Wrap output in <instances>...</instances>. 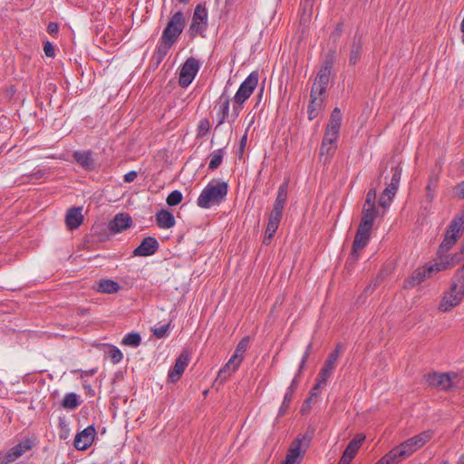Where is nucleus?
Segmentation results:
<instances>
[{
	"mask_svg": "<svg viewBox=\"0 0 464 464\" xmlns=\"http://www.w3.org/2000/svg\"><path fill=\"white\" fill-rule=\"evenodd\" d=\"M227 183L225 181L211 180L199 194L197 204L201 208H209L219 205L227 194Z\"/></svg>",
	"mask_w": 464,
	"mask_h": 464,
	"instance_id": "f257e3e1",
	"label": "nucleus"
},
{
	"mask_svg": "<svg viewBox=\"0 0 464 464\" xmlns=\"http://www.w3.org/2000/svg\"><path fill=\"white\" fill-rule=\"evenodd\" d=\"M464 297V265L459 269L452 282L450 291L445 295L440 310L448 312L457 306Z\"/></svg>",
	"mask_w": 464,
	"mask_h": 464,
	"instance_id": "f03ea898",
	"label": "nucleus"
},
{
	"mask_svg": "<svg viewBox=\"0 0 464 464\" xmlns=\"http://www.w3.org/2000/svg\"><path fill=\"white\" fill-rule=\"evenodd\" d=\"M259 73L257 71H253L240 84L235 96L233 97V116L240 114L243 110V105L246 101L252 95L253 92L257 86Z\"/></svg>",
	"mask_w": 464,
	"mask_h": 464,
	"instance_id": "7ed1b4c3",
	"label": "nucleus"
},
{
	"mask_svg": "<svg viewBox=\"0 0 464 464\" xmlns=\"http://www.w3.org/2000/svg\"><path fill=\"white\" fill-rule=\"evenodd\" d=\"M186 25V18L181 11L176 12L169 20L164 28L160 41L175 44L182 34Z\"/></svg>",
	"mask_w": 464,
	"mask_h": 464,
	"instance_id": "20e7f679",
	"label": "nucleus"
},
{
	"mask_svg": "<svg viewBox=\"0 0 464 464\" xmlns=\"http://www.w3.org/2000/svg\"><path fill=\"white\" fill-rule=\"evenodd\" d=\"M463 230L464 214H459L454 217L446 230L444 238L439 246V248H440V253L442 251H449L456 244Z\"/></svg>",
	"mask_w": 464,
	"mask_h": 464,
	"instance_id": "39448f33",
	"label": "nucleus"
},
{
	"mask_svg": "<svg viewBox=\"0 0 464 464\" xmlns=\"http://www.w3.org/2000/svg\"><path fill=\"white\" fill-rule=\"evenodd\" d=\"M208 26V13L206 6L198 4L193 12L192 21L188 28V35L195 38L199 35L205 37V33Z\"/></svg>",
	"mask_w": 464,
	"mask_h": 464,
	"instance_id": "423d86ee",
	"label": "nucleus"
},
{
	"mask_svg": "<svg viewBox=\"0 0 464 464\" xmlns=\"http://www.w3.org/2000/svg\"><path fill=\"white\" fill-rule=\"evenodd\" d=\"M458 378L455 372H432L426 376V382L431 387L448 392L457 386Z\"/></svg>",
	"mask_w": 464,
	"mask_h": 464,
	"instance_id": "0eeeda50",
	"label": "nucleus"
},
{
	"mask_svg": "<svg viewBox=\"0 0 464 464\" xmlns=\"http://www.w3.org/2000/svg\"><path fill=\"white\" fill-rule=\"evenodd\" d=\"M372 228L359 225L353 243L349 261L355 262L359 259L362 251L369 244Z\"/></svg>",
	"mask_w": 464,
	"mask_h": 464,
	"instance_id": "6e6552de",
	"label": "nucleus"
},
{
	"mask_svg": "<svg viewBox=\"0 0 464 464\" xmlns=\"http://www.w3.org/2000/svg\"><path fill=\"white\" fill-rule=\"evenodd\" d=\"M200 68L199 61L194 57L188 58L182 64L179 76V84L182 88H187L195 79Z\"/></svg>",
	"mask_w": 464,
	"mask_h": 464,
	"instance_id": "1a4fd4ad",
	"label": "nucleus"
},
{
	"mask_svg": "<svg viewBox=\"0 0 464 464\" xmlns=\"http://www.w3.org/2000/svg\"><path fill=\"white\" fill-rule=\"evenodd\" d=\"M33 447L30 439H25L6 451H0V464H10L19 459Z\"/></svg>",
	"mask_w": 464,
	"mask_h": 464,
	"instance_id": "9d476101",
	"label": "nucleus"
},
{
	"mask_svg": "<svg viewBox=\"0 0 464 464\" xmlns=\"http://www.w3.org/2000/svg\"><path fill=\"white\" fill-rule=\"evenodd\" d=\"M229 96L226 92H223L217 101L216 108L218 107V115L219 119L218 121L216 128L222 125L226 121L233 123L239 116V114H236L235 116H233V110L231 111V112H229Z\"/></svg>",
	"mask_w": 464,
	"mask_h": 464,
	"instance_id": "9b49d317",
	"label": "nucleus"
},
{
	"mask_svg": "<svg viewBox=\"0 0 464 464\" xmlns=\"http://www.w3.org/2000/svg\"><path fill=\"white\" fill-rule=\"evenodd\" d=\"M95 436L96 430L90 425L76 434L73 445L78 450H85L92 444Z\"/></svg>",
	"mask_w": 464,
	"mask_h": 464,
	"instance_id": "f8f14e48",
	"label": "nucleus"
},
{
	"mask_svg": "<svg viewBox=\"0 0 464 464\" xmlns=\"http://www.w3.org/2000/svg\"><path fill=\"white\" fill-rule=\"evenodd\" d=\"M365 440V436L362 434H357L347 445L344 450L341 459L338 464H351L352 460L357 454L362 442Z\"/></svg>",
	"mask_w": 464,
	"mask_h": 464,
	"instance_id": "ddd939ff",
	"label": "nucleus"
},
{
	"mask_svg": "<svg viewBox=\"0 0 464 464\" xmlns=\"http://www.w3.org/2000/svg\"><path fill=\"white\" fill-rule=\"evenodd\" d=\"M159 247L160 244L155 237H147L133 250V255L136 256H150L154 255L159 250Z\"/></svg>",
	"mask_w": 464,
	"mask_h": 464,
	"instance_id": "4468645a",
	"label": "nucleus"
},
{
	"mask_svg": "<svg viewBox=\"0 0 464 464\" xmlns=\"http://www.w3.org/2000/svg\"><path fill=\"white\" fill-rule=\"evenodd\" d=\"M189 362V353L188 351H183L176 359L175 364L169 372V379L170 382H175L179 380L181 374L184 372Z\"/></svg>",
	"mask_w": 464,
	"mask_h": 464,
	"instance_id": "2eb2a0df",
	"label": "nucleus"
},
{
	"mask_svg": "<svg viewBox=\"0 0 464 464\" xmlns=\"http://www.w3.org/2000/svg\"><path fill=\"white\" fill-rule=\"evenodd\" d=\"M447 253L448 251H442L440 253V248L438 249L437 257L429 265L430 272L436 274L440 271L451 268L457 264V261H450V256Z\"/></svg>",
	"mask_w": 464,
	"mask_h": 464,
	"instance_id": "dca6fc26",
	"label": "nucleus"
},
{
	"mask_svg": "<svg viewBox=\"0 0 464 464\" xmlns=\"http://www.w3.org/2000/svg\"><path fill=\"white\" fill-rule=\"evenodd\" d=\"M131 225L132 218L129 214L119 213L109 222L108 228L111 234H117L130 227Z\"/></svg>",
	"mask_w": 464,
	"mask_h": 464,
	"instance_id": "f3484780",
	"label": "nucleus"
},
{
	"mask_svg": "<svg viewBox=\"0 0 464 464\" xmlns=\"http://www.w3.org/2000/svg\"><path fill=\"white\" fill-rule=\"evenodd\" d=\"M75 162L87 171L96 169V162L92 150H75L72 154Z\"/></svg>",
	"mask_w": 464,
	"mask_h": 464,
	"instance_id": "a211bd4d",
	"label": "nucleus"
},
{
	"mask_svg": "<svg viewBox=\"0 0 464 464\" xmlns=\"http://www.w3.org/2000/svg\"><path fill=\"white\" fill-rule=\"evenodd\" d=\"M435 274L434 272H430L429 265L419 267L414 270L411 276L407 278L404 282V286L406 288H412L419 285H420L426 278L432 276Z\"/></svg>",
	"mask_w": 464,
	"mask_h": 464,
	"instance_id": "6ab92c4d",
	"label": "nucleus"
},
{
	"mask_svg": "<svg viewBox=\"0 0 464 464\" xmlns=\"http://www.w3.org/2000/svg\"><path fill=\"white\" fill-rule=\"evenodd\" d=\"M364 45V40L362 35L359 33H356L353 36L350 46L349 53V64L355 65L360 61L362 53V47Z\"/></svg>",
	"mask_w": 464,
	"mask_h": 464,
	"instance_id": "aec40b11",
	"label": "nucleus"
},
{
	"mask_svg": "<svg viewBox=\"0 0 464 464\" xmlns=\"http://www.w3.org/2000/svg\"><path fill=\"white\" fill-rule=\"evenodd\" d=\"M302 440L301 438H296L290 445V448L288 449L285 459L281 464H299L301 458H302V452H301V446H302Z\"/></svg>",
	"mask_w": 464,
	"mask_h": 464,
	"instance_id": "412c9836",
	"label": "nucleus"
},
{
	"mask_svg": "<svg viewBox=\"0 0 464 464\" xmlns=\"http://www.w3.org/2000/svg\"><path fill=\"white\" fill-rule=\"evenodd\" d=\"M82 208L73 207L67 210L65 216L66 226L69 229L72 230L79 227L83 222V216L82 214Z\"/></svg>",
	"mask_w": 464,
	"mask_h": 464,
	"instance_id": "4be33fe9",
	"label": "nucleus"
},
{
	"mask_svg": "<svg viewBox=\"0 0 464 464\" xmlns=\"http://www.w3.org/2000/svg\"><path fill=\"white\" fill-rule=\"evenodd\" d=\"M92 289L102 294H115L121 289V285L118 282L111 279H100L95 282Z\"/></svg>",
	"mask_w": 464,
	"mask_h": 464,
	"instance_id": "5701e85b",
	"label": "nucleus"
},
{
	"mask_svg": "<svg viewBox=\"0 0 464 464\" xmlns=\"http://www.w3.org/2000/svg\"><path fill=\"white\" fill-rule=\"evenodd\" d=\"M241 363V359L237 356H232L228 362L219 370L218 374V380L225 382L227 378L235 372Z\"/></svg>",
	"mask_w": 464,
	"mask_h": 464,
	"instance_id": "b1692460",
	"label": "nucleus"
},
{
	"mask_svg": "<svg viewBox=\"0 0 464 464\" xmlns=\"http://www.w3.org/2000/svg\"><path fill=\"white\" fill-rule=\"evenodd\" d=\"M335 354H329L327 360L324 362L322 369L318 373V377H320V383H327L328 379L333 374L336 362L338 359L334 358Z\"/></svg>",
	"mask_w": 464,
	"mask_h": 464,
	"instance_id": "393cba45",
	"label": "nucleus"
},
{
	"mask_svg": "<svg viewBox=\"0 0 464 464\" xmlns=\"http://www.w3.org/2000/svg\"><path fill=\"white\" fill-rule=\"evenodd\" d=\"M299 375L300 374L297 373L295 376V378L291 382V384L287 388L286 392H285V394L284 396L283 402H282V404H281V406L279 408V411H278V416H283V415H285L286 413V411H287V409L289 407V404H290V402L292 401L293 394L295 393V392L297 389V386H298V383H299L297 378H298Z\"/></svg>",
	"mask_w": 464,
	"mask_h": 464,
	"instance_id": "a878e982",
	"label": "nucleus"
},
{
	"mask_svg": "<svg viewBox=\"0 0 464 464\" xmlns=\"http://www.w3.org/2000/svg\"><path fill=\"white\" fill-rule=\"evenodd\" d=\"M156 223L160 228L167 229L175 226V218L167 209H160L156 214Z\"/></svg>",
	"mask_w": 464,
	"mask_h": 464,
	"instance_id": "bb28decb",
	"label": "nucleus"
},
{
	"mask_svg": "<svg viewBox=\"0 0 464 464\" xmlns=\"http://www.w3.org/2000/svg\"><path fill=\"white\" fill-rule=\"evenodd\" d=\"M378 213L376 206H363L362 217L359 225L372 228L373 221L378 216Z\"/></svg>",
	"mask_w": 464,
	"mask_h": 464,
	"instance_id": "cd10ccee",
	"label": "nucleus"
},
{
	"mask_svg": "<svg viewBox=\"0 0 464 464\" xmlns=\"http://www.w3.org/2000/svg\"><path fill=\"white\" fill-rule=\"evenodd\" d=\"M432 435L433 431L430 430H424L420 434L408 439L407 440L413 448V450L416 451L417 450L421 448L425 443H427L432 438Z\"/></svg>",
	"mask_w": 464,
	"mask_h": 464,
	"instance_id": "c85d7f7f",
	"label": "nucleus"
},
{
	"mask_svg": "<svg viewBox=\"0 0 464 464\" xmlns=\"http://www.w3.org/2000/svg\"><path fill=\"white\" fill-rule=\"evenodd\" d=\"M324 98V97H310L308 104V119L310 121L315 119L323 109Z\"/></svg>",
	"mask_w": 464,
	"mask_h": 464,
	"instance_id": "c756f323",
	"label": "nucleus"
},
{
	"mask_svg": "<svg viewBox=\"0 0 464 464\" xmlns=\"http://www.w3.org/2000/svg\"><path fill=\"white\" fill-rule=\"evenodd\" d=\"M343 115L341 110L335 107L331 113L329 122L326 126V130L340 132L341 123Z\"/></svg>",
	"mask_w": 464,
	"mask_h": 464,
	"instance_id": "7c9ffc66",
	"label": "nucleus"
},
{
	"mask_svg": "<svg viewBox=\"0 0 464 464\" xmlns=\"http://www.w3.org/2000/svg\"><path fill=\"white\" fill-rule=\"evenodd\" d=\"M80 404L81 401L79 400V395L75 392L66 393L61 402L62 407L66 410H74Z\"/></svg>",
	"mask_w": 464,
	"mask_h": 464,
	"instance_id": "2f4dec72",
	"label": "nucleus"
},
{
	"mask_svg": "<svg viewBox=\"0 0 464 464\" xmlns=\"http://www.w3.org/2000/svg\"><path fill=\"white\" fill-rule=\"evenodd\" d=\"M403 451H400L397 447L393 448L382 459L385 464H398L404 459Z\"/></svg>",
	"mask_w": 464,
	"mask_h": 464,
	"instance_id": "473e14b6",
	"label": "nucleus"
},
{
	"mask_svg": "<svg viewBox=\"0 0 464 464\" xmlns=\"http://www.w3.org/2000/svg\"><path fill=\"white\" fill-rule=\"evenodd\" d=\"M140 343L141 337L140 334L134 332L127 334L121 341V344L134 348L138 347L140 344Z\"/></svg>",
	"mask_w": 464,
	"mask_h": 464,
	"instance_id": "72a5a7b5",
	"label": "nucleus"
},
{
	"mask_svg": "<svg viewBox=\"0 0 464 464\" xmlns=\"http://www.w3.org/2000/svg\"><path fill=\"white\" fill-rule=\"evenodd\" d=\"M289 179H285L278 188L276 202L286 204L288 197Z\"/></svg>",
	"mask_w": 464,
	"mask_h": 464,
	"instance_id": "f704fd0d",
	"label": "nucleus"
},
{
	"mask_svg": "<svg viewBox=\"0 0 464 464\" xmlns=\"http://www.w3.org/2000/svg\"><path fill=\"white\" fill-rule=\"evenodd\" d=\"M223 157H224V151L222 149L214 150L211 154L210 162L208 164V169L214 170V169H218L222 163Z\"/></svg>",
	"mask_w": 464,
	"mask_h": 464,
	"instance_id": "c9c22d12",
	"label": "nucleus"
},
{
	"mask_svg": "<svg viewBox=\"0 0 464 464\" xmlns=\"http://www.w3.org/2000/svg\"><path fill=\"white\" fill-rule=\"evenodd\" d=\"M173 44H174L160 41V44L157 46L155 53L159 63L165 58Z\"/></svg>",
	"mask_w": 464,
	"mask_h": 464,
	"instance_id": "e433bc0d",
	"label": "nucleus"
},
{
	"mask_svg": "<svg viewBox=\"0 0 464 464\" xmlns=\"http://www.w3.org/2000/svg\"><path fill=\"white\" fill-rule=\"evenodd\" d=\"M334 53H328L320 68V72L331 74L332 69L334 64Z\"/></svg>",
	"mask_w": 464,
	"mask_h": 464,
	"instance_id": "4c0bfd02",
	"label": "nucleus"
},
{
	"mask_svg": "<svg viewBox=\"0 0 464 464\" xmlns=\"http://www.w3.org/2000/svg\"><path fill=\"white\" fill-rule=\"evenodd\" d=\"M248 344L249 337H244L243 339H241V341L237 345L235 353L233 355L237 356V358H240L242 362L244 358V353H246Z\"/></svg>",
	"mask_w": 464,
	"mask_h": 464,
	"instance_id": "58836bf2",
	"label": "nucleus"
},
{
	"mask_svg": "<svg viewBox=\"0 0 464 464\" xmlns=\"http://www.w3.org/2000/svg\"><path fill=\"white\" fill-rule=\"evenodd\" d=\"M338 137H339V132L325 130L322 142H325L327 145H330L331 147H335V149H336L337 148L336 141L338 140Z\"/></svg>",
	"mask_w": 464,
	"mask_h": 464,
	"instance_id": "ea45409f",
	"label": "nucleus"
},
{
	"mask_svg": "<svg viewBox=\"0 0 464 464\" xmlns=\"http://www.w3.org/2000/svg\"><path fill=\"white\" fill-rule=\"evenodd\" d=\"M183 196L179 190H173L167 197V204L169 207H174L179 205L182 201Z\"/></svg>",
	"mask_w": 464,
	"mask_h": 464,
	"instance_id": "a19ab883",
	"label": "nucleus"
},
{
	"mask_svg": "<svg viewBox=\"0 0 464 464\" xmlns=\"http://www.w3.org/2000/svg\"><path fill=\"white\" fill-rule=\"evenodd\" d=\"M392 177L391 179L390 185L399 188L401 174H402V169L400 165H397L396 167L392 169Z\"/></svg>",
	"mask_w": 464,
	"mask_h": 464,
	"instance_id": "79ce46f5",
	"label": "nucleus"
},
{
	"mask_svg": "<svg viewBox=\"0 0 464 464\" xmlns=\"http://www.w3.org/2000/svg\"><path fill=\"white\" fill-rule=\"evenodd\" d=\"M210 130V122L208 119H202L198 125L197 137L206 136Z\"/></svg>",
	"mask_w": 464,
	"mask_h": 464,
	"instance_id": "37998d69",
	"label": "nucleus"
},
{
	"mask_svg": "<svg viewBox=\"0 0 464 464\" xmlns=\"http://www.w3.org/2000/svg\"><path fill=\"white\" fill-rule=\"evenodd\" d=\"M326 90L325 86H323L314 81L310 92V97H323Z\"/></svg>",
	"mask_w": 464,
	"mask_h": 464,
	"instance_id": "c03bdc74",
	"label": "nucleus"
},
{
	"mask_svg": "<svg viewBox=\"0 0 464 464\" xmlns=\"http://www.w3.org/2000/svg\"><path fill=\"white\" fill-rule=\"evenodd\" d=\"M326 90L325 86H323L314 81L310 92V97H323Z\"/></svg>",
	"mask_w": 464,
	"mask_h": 464,
	"instance_id": "a18cd8bd",
	"label": "nucleus"
},
{
	"mask_svg": "<svg viewBox=\"0 0 464 464\" xmlns=\"http://www.w3.org/2000/svg\"><path fill=\"white\" fill-rule=\"evenodd\" d=\"M108 357L113 363H118L122 360L123 354L120 349H118L115 346H112L108 352Z\"/></svg>",
	"mask_w": 464,
	"mask_h": 464,
	"instance_id": "49530a36",
	"label": "nucleus"
},
{
	"mask_svg": "<svg viewBox=\"0 0 464 464\" xmlns=\"http://www.w3.org/2000/svg\"><path fill=\"white\" fill-rule=\"evenodd\" d=\"M278 227L276 226H273V225H268L266 226V233H265V237H264V240H263V244L265 245H269L272 238L274 237L275 236V233L276 232Z\"/></svg>",
	"mask_w": 464,
	"mask_h": 464,
	"instance_id": "de8ad7c7",
	"label": "nucleus"
},
{
	"mask_svg": "<svg viewBox=\"0 0 464 464\" xmlns=\"http://www.w3.org/2000/svg\"><path fill=\"white\" fill-rule=\"evenodd\" d=\"M397 448L400 451H403L402 453L404 459H406L407 457L411 456L413 452H415V450H413V448L411 446L407 440L401 443L399 446H397Z\"/></svg>",
	"mask_w": 464,
	"mask_h": 464,
	"instance_id": "09e8293b",
	"label": "nucleus"
},
{
	"mask_svg": "<svg viewBox=\"0 0 464 464\" xmlns=\"http://www.w3.org/2000/svg\"><path fill=\"white\" fill-rule=\"evenodd\" d=\"M335 150V147H331L330 145H327L325 142H322L320 148V156H325V160H327L328 158L334 155Z\"/></svg>",
	"mask_w": 464,
	"mask_h": 464,
	"instance_id": "8fccbe9b",
	"label": "nucleus"
},
{
	"mask_svg": "<svg viewBox=\"0 0 464 464\" xmlns=\"http://www.w3.org/2000/svg\"><path fill=\"white\" fill-rule=\"evenodd\" d=\"M330 75L331 74H329V73L322 72L319 71L317 72V75H316L314 81H316L318 83L322 84L323 86H325V88L327 89L329 82H330Z\"/></svg>",
	"mask_w": 464,
	"mask_h": 464,
	"instance_id": "3c124183",
	"label": "nucleus"
},
{
	"mask_svg": "<svg viewBox=\"0 0 464 464\" xmlns=\"http://www.w3.org/2000/svg\"><path fill=\"white\" fill-rule=\"evenodd\" d=\"M376 189L371 188L366 194V198L363 206H375V199H376Z\"/></svg>",
	"mask_w": 464,
	"mask_h": 464,
	"instance_id": "603ef678",
	"label": "nucleus"
},
{
	"mask_svg": "<svg viewBox=\"0 0 464 464\" xmlns=\"http://www.w3.org/2000/svg\"><path fill=\"white\" fill-rule=\"evenodd\" d=\"M312 347H313V344L312 343H310L307 346H306V349L303 354V357H302V360H301V362H300V365H299V370H298V374H301L302 372V370L304 369V365H305V362L310 355V353L312 351Z\"/></svg>",
	"mask_w": 464,
	"mask_h": 464,
	"instance_id": "864d4df0",
	"label": "nucleus"
},
{
	"mask_svg": "<svg viewBox=\"0 0 464 464\" xmlns=\"http://www.w3.org/2000/svg\"><path fill=\"white\" fill-rule=\"evenodd\" d=\"M283 215L271 211L268 217V225L279 227Z\"/></svg>",
	"mask_w": 464,
	"mask_h": 464,
	"instance_id": "5fc2aeb1",
	"label": "nucleus"
},
{
	"mask_svg": "<svg viewBox=\"0 0 464 464\" xmlns=\"http://www.w3.org/2000/svg\"><path fill=\"white\" fill-rule=\"evenodd\" d=\"M397 190V188L388 184L387 188L383 190L382 196L389 198V201H392V198L395 197Z\"/></svg>",
	"mask_w": 464,
	"mask_h": 464,
	"instance_id": "6e6d98bb",
	"label": "nucleus"
},
{
	"mask_svg": "<svg viewBox=\"0 0 464 464\" xmlns=\"http://www.w3.org/2000/svg\"><path fill=\"white\" fill-rule=\"evenodd\" d=\"M169 324H163L158 328H155L153 330V334L157 337V338H163L166 334H167V332L169 330Z\"/></svg>",
	"mask_w": 464,
	"mask_h": 464,
	"instance_id": "4d7b16f0",
	"label": "nucleus"
},
{
	"mask_svg": "<svg viewBox=\"0 0 464 464\" xmlns=\"http://www.w3.org/2000/svg\"><path fill=\"white\" fill-rule=\"evenodd\" d=\"M44 51L47 57H54L55 56L54 47L52 44V43L49 41H46L44 44Z\"/></svg>",
	"mask_w": 464,
	"mask_h": 464,
	"instance_id": "13d9d810",
	"label": "nucleus"
},
{
	"mask_svg": "<svg viewBox=\"0 0 464 464\" xmlns=\"http://www.w3.org/2000/svg\"><path fill=\"white\" fill-rule=\"evenodd\" d=\"M326 385V383H320V377L317 376L316 384L313 387L310 392V397H317L320 393V389L322 386Z\"/></svg>",
	"mask_w": 464,
	"mask_h": 464,
	"instance_id": "bf43d9fd",
	"label": "nucleus"
},
{
	"mask_svg": "<svg viewBox=\"0 0 464 464\" xmlns=\"http://www.w3.org/2000/svg\"><path fill=\"white\" fill-rule=\"evenodd\" d=\"M454 191L458 198L464 199V180L455 186Z\"/></svg>",
	"mask_w": 464,
	"mask_h": 464,
	"instance_id": "052dcab7",
	"label": "nucleus"
},
{
	"mask_svg": "<svg viewBox=\"0 0 464 464\" xmlns=\"http://www.w3.org/2000/svg\"><path fill=\"white\" fill-rule=\"evenodd\" d=\"M47 32L48 34H50L52 36L58 34L59 32V25L57 23H54V22H50L47 25Z\"/></svg>",
	"mask_w": 464,
	"mask_h": 464,
	"instance_id": "680f3d73",
	"label": "nucleus"
},
{
	"mask_svg": "<svg viewBox=\"0 0 464 464\" xmlns=\"http://www.w3.org/2000/svg\"><path fill=\"white\" fill-rule=\"evenodd\" d=\"M137 176H138L137 171L131 170L123 176V180L126 183H130L136 179Z\"/></svg>",
	"mask_w": 464,
	"mask_h": 464,
	"instance_id": "e2e57ef3",
	"label": "nucleus"
},
{
	"mask_svg": "<svg viewBox=\"0 0 464 464\" xmlns=\"http://www.w3.org/2000/svg\"><path fill=\"white\" fill-rule=\"evenodd\" d=\"M45 175V172L42 169H36V170H34L30 176H29V179L30 180H33V179H40L42 178H44Z\"/></svg>",
	"mask_w": 464,
	"mask_h": 464,
	"instance_id": "0e129e2a",
	"label": "nucleus"
},
{
	"mask_svg": "<svg viewBox=\"0 0 464 464\" xmlns=\"http://www.w3.org/2000/svg\"><path fill=\"white\" fill-rule=\"evenodd\" d=\"M285 207V204L278 203V202L275 201L272 211L283 215V210H284Z\"/></svg>",
	"mask_w": 464,
	"mask_h": 464,
	"instance_id": "69168bd1",
	"label": "nucleus"
},
{
	"mask_svg": "<svg viewBox=\"0 0 464 464\" xmlns=\"http://www.w3.org/2000/svg\"><path fill=\"white\" fill-rule=\"evenodd\" d=\"M342 31H343V24H338L336 25L334 33L332 34V37H334V40H336V38H338L341 35Z\"/></svg>",
	"mask_w": 464,
	"mask_h": 464,
	"instance_id": "338daca9",
	"label": "nucleus"
},
{
	"mask_svg": "<svg viewBox=\"0 0 464 464\" xmlns=\"http://www.w3.org/2000/svg\"><path fill=\"white\" fill-rule=\"evenodd\" d=\"M392 201H389V198H386L384 196H381L379 199V205L383 208H386Z\"/></svg>",
	"mask_w": 464,
	"mask_h": 464,
	"instance_id": "774afa93",
	"label": "nucleus"
}]
</instances>
